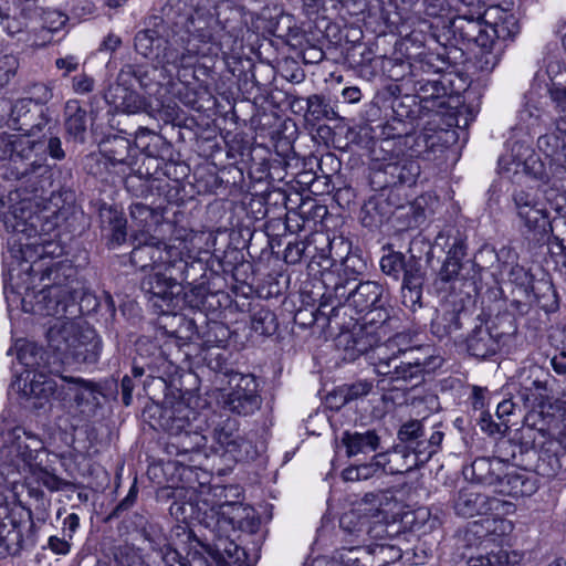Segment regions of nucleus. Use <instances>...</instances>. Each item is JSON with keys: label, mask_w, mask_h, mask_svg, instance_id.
<instances>
[{"label": "nucleus", "mask_w": 566, "mask_h": 566, "mask_svg": "<svg viewBox=\"0 0 566 566\" xmlns=\"http://www.w3.org/2000/svg\"><path fill=\"white\" fill-rule=\"evenodd\" d=\"M42 147L41 148H36L33 153H32V156H36L38 151L39 150H44L46 149L50 154V156L55 159V160H61L65 157V153L62 148V144H61V140L60 138L57 137H51L46 144V146L44 147V144L42 142H39Z\"/></svg>", "instance_id": "nucleus-52"}, {"label": "nucleus", "mask_w": 566, "mask_h": 566, "mask_svg": "<svg viewBox=\"0 0 566 566\" xmlns=\"http://www.w3.org/2000/svg\"><path fill=\"white\" fill-rule=\"evenodd\" d=\"M492 516H488L481 521L473 522L470 531L479 538H489L490 541L496 542L511 535L514 530L512 521L503 518L504 514L489 513Z\"/></svg>", "instance_id": "nucleus-22"}, {"label": "nucleus", "mask_w": 566, "mask_h": 566, "mask_svg": "<svg viewBox=\"0 0 566 566\" xmlns=\"http://www.w3.org/2000/svg\"><path fill=\"white\" fill-rule=\"evenodd\" d=\"M502 426H504V430L507 428V426L505 423H502V424L495 423L492 420V417L490 413H482L481 419H480V427L483 431H485L490 434H493L496 432H502Z\"/></svg>", "instance_id": "nucleus-55"}, {"label": "nucleus", "mask_w": 566, "mask_h": 566, "mask_svg": "<svg viewBox=\"0 0 566 566\" xmlns=\"http://www.w3.org/2000/svg\"><path fill=\"white\" fill-rule=\"evenodd\" d=\"M454 511L463 517H473L489 513L496 515L513 514L515 505L512 502L465 489L459 492L454 503Z\"/></svg>", "instance_id": "nucleus-12"}, {"label": "nucleus", "mask_w": 566, "mask_h": 566, "mask_svg": "<svg viewBox=\"0 0 566 566\" xmlns=\"http://www.w3.org/2000/svg\"><path fill=\"white\" fill-rule=\"evenodd\" d=\"M460 328V312L455 310L438 311L431 322V332L440 339L454 336Z\"/></svg>", "instance_id": "nucleus-30"}, {"label": "nucleus", "mask_w": 566, "mask_h": 566, "mask_svg": "<svg viewBox=\"0 0 566 566\" xmlns=\"http://www.w3.org/2000/svg\"><path fill=\"white\" fill-rule=\"evenodd\" d=\"M75 294L67 284L45 286L28 292L22 300L25 312L41 316H55L49 326L46 339L59 363H88L98 359L102 342L94 328L82 319L64 317L70 306L75 307Z\"/></svg>", "instance_id": "nucleus-4"}, {"label": "nucleus", "mask_w": 566, "mask_h": 566, "mask_svg": "<svg viewBox=\"0 0 566 566\" xmlns=\"http://www.w3.org/2000/svg\"><path fill=\"white\" fill-rule=\"evenodd\" d=\"M483 22L490 31L492 46L499 41L513 40L520 32L515 14L500 6H491L483 10Z\"/></svg>", "instance_id": "nucleus-17"}, {"label": "nucleus", "mask_w": 566, "mask_h": 566, "mask_svg": "<svg viewBox=\"0 0 566 566\" xmlns=\"http://www.w3.org/2000/svg\"><path fill=\"white\" fill-rule=\"evenodd\" d=\"M517 217L523 227L534 234L547 231L548 217L544 205L535 195L520 190L513 196Z\"/></svg>", "instance_id": "nucleus-15"}, {"label": "nucleus", "mask_w": 566, "mask_h": 566, "mask_svg": "<svg viewBox=\"0 0 566 566\" xmlns=\"http://www.w3.org/2000/svg\"><path fill=\"white\" fill-rule=\"evenodd\" d=\"M342 443L346 448L348 457L375 452L380 443V439L374 430L365 432L345 431L342 436Z\"/></svg>", "instance_id": "nucleus-25"}, {"label": "nucleus", "mask_w": 566, "mask_h": 566, "mask_svg": "<svg viewBox=\"0 0 566 566\" xmlns=\"http://www.w3.org/2000/svg\"><path fill=\"white\" fill-rule=\"evenodd\" d=\"M385 455L378 453L374 455L371 462L360 465L346 468L342 475L345 481H361L374 476L377 472L382 471Z\"/></svg>", "instance_id": "nucleus-37"}, {"label": "nucleus", "mask_w": 566, "mask_h": 566, "mask_svg": "<svg viewBox=\"0 0 566 566\" xmlns=\"http://www.w3.org/2000/svg\"><path fill=\"white\" fill-rule=\"evenodd\" d=\"M411 266L421 269V264L415 258L406 259L403 254L398 252L384 255L380 260L381 271L395 280H399L400 273H403V277H407V272Z\"/></svg>", "instance_id": "nucleus-35"}, {"label": "nucleus", "mask_w": 566, "mask_h": 566, "mask_svg": "<svg viewBox=\"0 0 566 566\" xmlns=\"http://www.w3.org/2000/svg\"><path fill=\"white\" fill-rule=\"evenodd\" d=\"M551 365L559 375H566V353H560L552 358Z\"/></svg>", "instance_id": "nucleus-64"}, {"label": "nucleus", "mask_w": 566, "mask_h": 566, "mask_svg": "<svg viewBox=\"0 0 566 566\" xmlns=\"http://www.w3.org/2000/svg\"><path fill=\"white\" fill-rule=\"evenodd\" d=\"M61 379L67 382V390L73 395L74 402L80 409V412L86 418L93 416L98 405L99 391L96 386L82 378L62 377Z\"/></svg>", "instance_id": "nucleus-19"}, {"label": "nucleus", "mask_w": 566, "mask_h": 566, "mask_svg": "<svg viewBox=\"0 0 566 566\" xmlns=\"http://www.w3.org/2000/svg\"><path fill=\"white\" fill-rule=\"evenodd\" d=\"M495 490L501 494L517 497L532 494L534 485L524 474L518 473L515 469L507 465Z\"/></svg>", "instance_id": "nucleus-28"}, {"label": "nucleus", "mask_w": 566, "mask_h": 566, "mask_svg": "<svg viewBox=\"0 0 566 566\" xmlns=\"http://www.w3.org/2000/svg\"><path fill=\"white\" fill-rule=\"evenodd\" d=\"M344 99L348 103H358L361 98L360 88L357 86L345 87L342 92Z\"/></svg>", "instance_id": "nucleus-63"}, {"label": "nucleus", "mask_w": 566, "mask_h": 566, "mask_svg": "<svg viewBox=\"0 0 566 566\" xmlns=\"http://www.w3.org/2000/svg\"><path fill=\"white\" fill-rule=\"evenodd\" d=\"M423 426L421 421L411 420L401 426L398 436L403 442L409 443V447L419 438L423 437Z\"/></svg>", "instance_id": "nucleus-46"}, {"label": "nucleus", "mask_w": 566, "mask_h": 566, "mask_svg": "<svg viewBox=\"0 0 566 566\" xmlns=\"http://www.w3.org/2000/svg\"><path fill=\"white\" fill-rule=\"evenodd\" d=\"M49 547L55 554L66 555L70 552L71 545L64 538H60L57 536H51L49 538Z\"/></svg>", "instance_id": "nucleus-58"}, {"label": "nucleus", "mask_w": 566, "mask_h": 566, "mask_svg": "<svg viewBox=\"0 0 566 566\" xmlns=\"http://www.w3.org/2000/svg\"><path fill=\"white\" fill-rule=\"evenodd\" d=\"M55 65L60 70H65L64 75H67L77 69L78 62L74 56H66L57 59Z\"/></svg>", "instance_id": "nucleus-61"}, {"label": "nucleus", "mask_w": 566, "mask_h": 566, "mask_svg": "<svg viewBox=\"0 0 566 566\" xmlns=\"http://www.w3.org/2000/svg\"><path fill=\"white\" fill-rule=\"evenodd\" d=\"M423 282L424 275L422 270L412 266L409 268L407 277L402 279L401 302L411 311H416L418 307H421Z\"/></svg>", "instance_id": "nucleus-27"}, {"label": "nucleus", "mask_w": 566, "mask_h": 566, "mask_svg": "<svg viewBox=\"0 0 566 566\" xmlns=\"http://www.w3.org/2000/svg\"><path fill=\"white\" fill-rule=\"evenodd\" d=\"M501 49L495 50V46L482 49V53L478 59L479 67L481 71H492L500 61Z\"/></svg>", "instance_id": "nucleus-47"}, {"label": "nucleus", "mask_w": 566, "mask_h": 566, "mask_svg": "<svg viewBox=\"0 0 566 566\" xmlns=\"http://www.w3.org/2000/svg\"><path fill=\"white\" fill-rule=\"evenodd\" d=\"M461 270V262L455 261V259H447L444 260L441 270L439 272V277L443 282H450L455 279Z\"/></svg>", "instance_id": "nucleus-51"}, {"label": "nucleus", "mask_w": 566, "mask_h": 566, "mask_svg": "<svg viewBox=\"0 0 566 566\" xmlns=\"http://www.w3.org/2000/svg\"><path fill=\"white\" fill-rule=\"evenodd\" d=\"M420 175V165L417 160L401 158L382 163L376 168L375 178L386 187L398 185L412 186Z\"/></svg>", "instance_id": "nucleus-18"}, {"label": "nucleus", "mask_w": 566, "mask_h": 566, "mask_svg": "<svg viewBox=\"0 0 566 566\" xmlns=\"http://www.w3.org/2000/svg\"><path fill=\"white\" fill-rule=\"evenodd\" d=\"M428 439L423 433L422 438L417 439L409 448L412 450L411 455H417V463L427 462L436 452L427 446Z\"/></svg>", "instance_id": "nucleus-48"}, {"label": "nucleus", "mask_w": 566, "mask_h": 566, "mask_svg": "<svg viewBox=\"0 0 566 566\" xmlns=\"http://www.w3.org/2000/svg\"><path fill=\"white\" fill-rule=\"evenodd\" d=\"M566 118L555 120V129L538 137L537 147L547 161L549 169L556 174L566 172Z\"/></svg>", "instance_id": "nucleus-14"}, {"label": "nucleus", "mask_w": 566, "mask_h": 566, "mask_svg": "<svg viewBox=\"0 0 566 566\" xmlns=\"http://www.w3.org/2000/svg\"><path fill=\"white\" fill-rule=\"evenodd\" d=\"M208 439H211V450L230 454L233 460L243 458V449L247 446L245 440L239 432V422L230 417L213 419Z\"/></svg>", "instance_id": "nucleus-13"}, {"label": "nucleus", "mask_w": 566, "mask_h": 566, "mask_svg": "<svg viewBox=\"0 0 566 566\" xmlns=\"http://www.w3.org/2000/svg\"><path fill=\"white\" fill-rule=\"evenodd\" d=\"M103 222H106V219L109 223L112 235V243L119 245L126 239V219L116 210L106 209L101 213Z\"/></svg>", "instance_id": "nucleus-39"}, {"label": "nucleus", "mask_w": 566, "mask_h": 566, "mask_svg": "<svg viewBox=\"0 0 566 566\" xmlns=\"http://www.w3.org/2000/svg\"><path fill=\"white\" fill-rule=\"evenodd\" d=\"M464 249L465 245L461 239L457 237L452 238V243L450 244L449 250L447 252V259H455V261L461 262V259L464 255Z\"/></svg>", "instance_id": "nucleus-56"}, {"label": "nucleus", "mask_w": 566, "mask_h": 566, "mask_svg": "<svg viewBox=\"0 0 566 566\" xmlns=\"http://www.w3.org/2000/svg\"><path fill=\"white\" fill-rule=\"evenodd\" d=\"M130 218L142 233L147 235L149 231L160 224L163 213L142 202H136L130 206Z\"/></svg>", "instance_id": "nucleus-33"}, {"label": "nucleus", "mask_w": 566, "mask_h": 566, "mask_svg": "<svg viewBox=\"0 0 566 566\" xmlns=\"http://www.w3.org/2000/svg\"><path fill=\"white\" fill-rule=\"evenodd\" d=\"M19 361L27 367L25 382L23 386V394L34 399V407L41 408L56 391V382L49 374L60 371L59 366H51L50 363L44 361L43 352L34 344H27L20 348L18 353Z\"/></svg>", "instance_id": "nucleus-8"}, {"label": "nucleus", "mask_w": 566, "mask_h": 566, "mask_svg": "<svg viewBox=\"0 0 566 566\" xmlns=\"http://www.w3.org/2000/svg\"><path fill=\"white\" fill-rule=\"evenodd\" d=\"M474 1L462 0L467 9L460 10V13L452 19L451 30L454 38L463 42L474 43L481 49H488L492 46L490 31L483 22V10L480 1H476V3Z\"/></svg>", "instance_id": "nucleus-10"}, {"label": "nucleus", "mask_w": 566, "mask_h": 566, "mask_svg": "<svg viewBox=\"0 0 566 566\" xmlns=\"http://www.w3.org/2000/svg\"><path fill=\"white\" fill-rule=\"evenodd\" d=\"M102 156L113 166L132 165L133 148L130 142L122 136H112L104 139L99 145Z\"/></svg>", "instance_id": "nucleus-24"}, {"label": "nucleus", "mask_w": 566, "mask_h": 566, "mask_svg": "<svg viewBox=\"0 0 566 566\" xmlns=\"http://www.w3.org/2000/svg\"><path fill=\"white\" fill-rule=\"evenodd\" d=\"M2 221L8 232L12 233V242L19 247L21 258L25 262H35L46 255L55 254L57 245L38 239L39 216L32 211L31 201L22 199L2 213Z\"/></svg>", "instance_id": "nucleus-7"}, {"label": "nucleus", "mask_w": 566, "mask_h": 566, "mask_svg": "<svg viewBox=\"0 0 566 566\" xmlns=\"http://www.w3.org/2000/svg\"><path fill=\"white\" fill-rule=\"evenodd\" d=\"M8 516V507L2 504L0 499V555L11 552L17 532L12 525L4 522Z\"/></svg>", "instance_id": "nucleus-41"}, {"label": "nucleus", "mask_w": 566, "mask_h": 566, "mask_svg": "<svg viewBox=\"0 0 566 566\" xmlns=\"http://www.w3.org/2000/svg\"><path fill=\"white\" fill-rule=\"evenodd\" d=\"M247 23L231 0H167L135 50L165 70L186 69L199 56H230L242 49Z\"/></svg>", "instance_id": "nucleus-1"}, {"label": "nucleus", "mask_w": 566, "mask_h": 566, "mask_svg": "<svg viewBox=\"0 0 566 566\" xmlns=\"http://www.w3.org/2000/svg\"><path fill=\"white\" fill-rule=\"evenodd\" d=\"M200 240L201 235L193 231H185L169 243L144 233L134 237L138 243L130 252V262L142 271L150 270L142 287L155 306L167 311L176 307L181 282L188 279L189 269L201 252Z\"/></svg>", "instance_id": "nucleus-2"}, {"label": "nucleus", "mask_w": 566, "mask_h": 566, "mask_svg": "<svg viewBox=\"0 0 566 566\" xmlns=\"http://www.w3.org/2000/svg\"><path fill=\"white\" fill-rule=\"evenodd\" d=\"M65 128L74 139L83 140L86 130V112L75 101H70L65 107Z\"/></svg>", "instance_id": "nucleus-36"}, {"label": "nucleus", "mask_w": 566, "mask_h": 566, "mask_svg": "<svg viewBox=\"0 0 566 566\" xmlns=\"http://www.w3.org/2000/svg\"><path fill=\"white\" fill-rule=\"evenodd\" d=\"M231 389L221 395L220 403L230 412L247 416L261 406L258 382L252 375L235 374L230 378Z\"/></svg>", "instance_id": "nucleus-11"}, {"label": "nucleus", "mask_w": 566, "mask_h": 566, "mask_svg": "<svg viewBox=\"0 0 566 566\" xmlns=\"http://www.w3.org/2000/svg\"><path fill=\"white\" fill-rule=\"evenodd\" d=\"M64 532L69 538L73 537V534L80 526V517L75 513L69 514L63 521Z\"/></svg>", "instance_id": "nucleus-60"}, {"label": "nucleus", "mask_w": 566, "mask_h": 566, "mask_svg": "<svg viewBox=\"0 0 566 566\" xmlns=\"http://www.w3.org/2000/svg\"><path fill=\"white\" fill-rule=\"evenodd\" d=\"M19 67L17 56L0 52V87L4 86L15 75Z\"/></svg>", "instance_id": "nucleus-44"}, {"label": "nucleus", "mask_w": 566, "mask_h": 566, "mask_svg": "<svg viewBox=\"0 0 566 566\" xmlns=\"http://www.w3.org/2000/svg\"><path fill=\"white\" fill-rule=\"evenodd\" d=\"M0 474L9 484L33 479L51 492L61 491L72 484L43 467L42 441L20 427L3 430L0 434Z\"/></svg>", "instance_id": "nucleus-5"}, {"label": "nucleus", "mask_w": 566, "mask_h": 566, "mask_svg": "<svg viewBox=\"0 0 566 566\" xmlns=\"http://www.w3.org/2000/svg\"><path fill=\"white\" fill-rule=\"evenodd\" d=\"M467 342L468 350L475 357L485 358L495 354L497 349V340L484 326L474 328Z\"/></svg>", "instance_id": "nucleus-29"}, {"label": "nucleus", "mask_w": 566, "mask_h": 566, "mask_svg": "<svg viewBox=\"0 0 566 566\" xmlns=\"http://www.w3.org/2000/svg\"><path fill=\"white\" fill-rule=\"evenodd\" d=\"M52 97V93L44 84H34L31 90L30 102L34 101L38 105L48 102Z\"/></svg>", "instance_id": "nucleus-54"}, {"label": "nucleus", "mask_w": 566, "mask_h": 566, "mask_svg": "<svg viewBox=\"0 0 566 566\" xmlns=\"http://www.w3.org/2000/svg\"><path fill=\"white\" fill-rule=\"evenodd\" d=\"M308 109L316 118L328 116V104L321 95H312L307 98Z\"/></svg>", "instance_id": "nucleus-50"}, {"label": "nucleus", "mask_w": 566, "mask_h": 566, "mask_svg": "<svg viewBox=\"0 0 566 566\" xmlns=\"http://www.w3.org/2000/svg\"><path fill=\"white\" fill-rule=\"evenodd\" d=\"M559 468V460L554 455H541L536 465L537 472L546 476L555 475Z\"/></svg>", "instance_id": "nucleus-49"}, {"label": "nucleus", "mask_w": 566, "mask_h": 566, "mask_svg": "<svg viewBox=\"0 0 566 566\" xmlns=\"http://www.w3.org/2000/svg\"><path fill=\"white\" fill-rule=\"evenodd\" d=\"M532 158V150L528 146L520 143L513 144L510 154L500 157L499 166L505 171L518 172L530 169L528 159Z\"/></svg>", "instance_id": "nucleus-31"}, {"label": "nucleus", "mask_w": 566, "mask_h": 566, "mask_svg": "<svg viewBox=\"0 0 566 566\" xmlns=\"http://www.w3.org/2000/svg\"><path fill=\"white\" fill-rule=\"evenodd\" d=\"M556 216L548 221V227L554 233V239L563 250H566V206L556 208Z\"/></svg>", "instance_id": "nucleus-42"}, {"label": "nucleus", "mask_w": 566, "mask_h": 566, "mask_svg": "<svg viewBox=\"0 0 566 566\" xmlns=\"http://www.w3.org/2000/svg\"><path fill=\"white\" fill-rule=\"evenodd\" d=\"M387 317V314L381 319H376L375 316L364 317L363 324L355 326L352 332L340 334L338 344L344 347L350 359L374 349V366L377 375L381 377L380 382H387L395 389H406L408 382L421 380L422 373L429 364V348L410 346V339L406 334H397L379 344L386 335Z\"/></svg>", "instance_id": "nucleus-3"}, {"label": "nucleus", "mask_w": 566, "mask_h": 566, "mask_svg": "<svg viewBox=\"0 0 566 566\" xmlns=\"http://www.w3.org/2000/svg\"><path fill=\"white\" fill-rule=\"evenodd\" d=\"M374 389L373 381L367 379H359L353 384L344 385L339 388V395L343 397L344 402L348 403L363 399L368 396Z\"/></svg>", "instance_id": "nucleus-40"}, {"label": "nucleus", "mask_w": 566, "mask_h": 566, "mask_svg": "<svg viewBox=\"0 0 566 566\" xmlns=\"http://www.w3.org/2000/svg\"><path fill=\"white\" fill-rule=\"evenodd\" d=\"M208 496L209 493L203 490L199 494L195 490H176L174 493L176 501L170 506V513L177 520L184 522L192 520L211 527L219 522L220 511L224 505L213 504Z\"/></svg>", "instance_id": "nucleus-9"}, {"label": "nucleus", "mask_w": 566, "mask_h": 566, "mask_svg": "<svg viewBox=\"0 0 566 566\" xmlns=\"http://www.w3.org/2000/svg\"><path fill=\"white\" fill-rule=\"evenodd\" d=\"M105 99L116 111L127 114L140 113L146 107L145 99L138 93L120 84L109 86Z\"/></svg>", "instance_id": "nucleus-21"}, {"label": "nucleus", "mask_w": 566, "mask_h": 566, "mask_svg": "<svg viewBox=\"0 0 566 566\" xmlns=\"http://www.w3.org/2000/svg\"><path fill=\"white\" fill-rule=\"evenodd\" d=\"M134 381L129 376H124L120 382L123 402L125 406H129L132 403V394L134 389Z\"/></svg>", "instance_id": "nucleus-59"}, {"label": "nucleus", "mask_w": 566, "mask_h": 566, "mask_svg": "<svg viewBox=\"0 0 566 566\" xmlns=\"http://www.w3.org/2000/svg\"><path fill=\"white\" fill-rule=\"evenodd\" d=\"M384 294V287L371 281L359 283L355 290H353L347 298L346 303L348 307H352L356 313H365V317L377 316L378 319L385 318L386 313H381L382 308L381 297Z\"/></svg>", "instance_id": "nucleus-16"}, {"label": "nucleus", "mask_w": 566, "mask_h": 566, "mask_svg": "<svg viewBox=\"0 0 566 566\" xmlns=\"http://www.w3.org/2000/svg\"><path fill=\"white\" fill-rule=\"evenodd\" d=\"M355 517L356 515L353 512L345 513L339 521L340 527L349 533H366L370 539H386L388 536V526L381 522H377L366 530H363L364 522L359 523L358 528L352 527L350 524Z\"/></svg>", "instance_id": "nucleus-38"}, {"label": "nucleus", "mask_w": 566, "mask_h": 566, "mask_svg": "<svg viewBox=\"0 0 566 566\" xmlns=\"http://www.w3.org/2000/svg\"><path fill=\"white\" fill-rule=\"evenodd\" d=\"M136 497H137V489L135 485H133L129 489L126 497L117 504V506L115 507V510L113 512V515L118 516L122 512L128 510L136 501Z\"/></svg>", "instance_id": "nucleus-57"}, {"label": "nucleus", "mask_w": 566, "mask_h": 566, "mask_svg": "<svg viewBox=\"0 0 566 566\" xmlns=\"http://www.w3.org/2000/svg\"><path fill=\"white\" fill-rule=\"evenodd\" d=\"M42 145L29 136L7 135L0 130V160L11 159L30 160L32 153Z\"/></svg>", "instance_id": "nucleus-20"}, {"label": "nucleus", "mask_w": 566, "mask_h": 566, "mask_svg": "<svg viewBox=\"0 0 566 566\" xmlns=\"http://www.w3.org/2000/svg\"><path fill=\"white\" fill-rule=\"evenodd\" d=\"M369 548V554H374L379 557V560L384 564L389 560H396L401 557L400 549L392 544L381 542V543H370L367 544Z\"/></svg>", "instance_id": "nucleus-43"}, {"label": "nucleus", "mask_w": 566, "mask_h": 566, "mask_svg": "<svg viewBox=\"0 0 566 566\" xmlns=\"http://www.w3.org/2000/svg\"><path fill=\"white\" fill-rule=\"evenodd\" d=\"M31 102L28 98L18 99L11 108V120L14 125V129L23 132L21 136H29L34 133V129H41V124L31 123Z\"/></svg>", "instance_id": "nucleus-32"}, {"label": "nucleus", "mask_w": 566, "mask_h": 566, "mask_svg": "<svg viewBox=\"0 0 566 566\" xmlns=\"http://www.w3.org/2000/svg\"><path fill=\"white\" fill-rule=\"evenodd\" d=\"M94 80L86 74L73 77V90L76 94H87L93 91Z\"/></svg>", "instance_id": "nucleus-53"}, {"label": "nucleus", "mask_w": 566, "mask_h": 566, "mask_svg": "<svg viewBox=\"0 0 566 566\" xmlns=\"http://www.w3.org/2000/svg\"><path fill=\"white\" fill-rule=\"evenodd\" d=\"M24 22L18 19H7L4 29L10 36H15L23 32Z\"/></svg>", "instance_id": "nucleus-62"}, {"label": "nucleus", "mask_w": 566, "mask_h": 566, "mask_svg": "<svg viewBox=\"0 0 566 566\" xmlns=\"http://www.w3.org/2000/svg\"><path fill=\"white\" fill-rule=\"evenodd\" d=\"M385 455L382 471L389 474H402L411 471L416 467L417 455H411L407 449L395 450L382 453Z\"/></svg>", "instance_id": "nucleus-34"}, {"label": "nucleus", "mask_w": 566, "mask_h": 566, "mask_svg": "<svg viewBox=\"0 0 566 566\" xmlns=\"http://www.w3.org/2000/svg\"><path fill=\"white\" fill-rule=\"evenodd\" d=\"M509 563V556L505 552L489 554L486 556H472L468 559V566H505Z\"/></svg>", "instance_id": "nucleus-45"}, {"label": "nucleus", "mask_w": 566, "mask_h": 566, "mask_svg": "<svg viewBox=\"0 0 566 566\" xmlns=\"http://www.w3.org/2000/svg\"><path fill=\"white\" fill-rule=\"evenodd\" d=\"M415 90L424 108L433 109L444 105L442 99L448 95V88L439 77L421 78L416 82Z\"/></svg>", "instance_id": "nucleus-26"}, {"label": "nucleus", "mask_w": 566, "mask_h": 566, "mask_svg": "<svg viewBox=\"0 0 566 566\" xmlns=\"http://www.w3.org/2000/svg\"><path fill=\"white\" fill-rule=\"evenodd\" d=\"M507 463L499 458H478L471 465L472 479L476 483L496 486Z\"/></svg>", "instance_id": "nucleus-23"}, {"label": "nucleus", "mask_w": 566, "mask_h": 566, "mask_svg": "<svg viewBox=\"0 0 566 566\" xmlns=\"http://www.w3.org/2000/svg\"><path fill=\"white\" fill-rule=\"evenodd\" d=\"M203 423H207V417L184 402H177L170 409H166L161 417V427L168 433V454H187L205 447L208 437L202 433Z\"/></svg>", "instance_id": "nucleus-6"}]
</instances>
